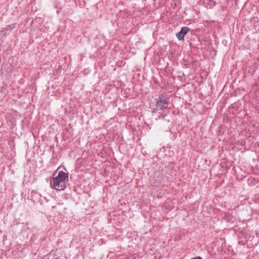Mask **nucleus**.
Here are the masks:
<instances>
[{
  "label": "nucleus",
  "mask_w": 259,
  "mask_h": 259,
  "mask_svg": "<svg viewBox=\"0 0 259 259\" xmlns=\"http://www.w3.org/2000/svg\"><path fill=\"white\" fill-rule=\"evenodd\" d=\"M68 178L67 174L62 171H59L58 176L54 178L53 182L51 183L52 188L59 191L64 190L65 188L64 183Z\"/></svg>",
  "instance_id": "f257e3e1"
},
{
  "label": "nucleus",
  "mask_w": 259,
  "mask_h": 259,
  "mask_svg": "<svg viewBox=\"0 0 259 259\" xmlns=\"http://www.w3.org/2000/svg\"><path fill=\"white\" fill-rule=\"evenodd\" d=\"M167 102L164 99H160L159 101L156 103V107L157 110H162L164 108H166Z\"/></svg>",
  "instance_id": "7ed1b4c3"
},
{
  "label": "nucleus",
  "mask_w": 259,
  "mask_h": 259,
  "mask_svg": "<svg viewBox=\"0 0 259 259\" xmlns=\"http://www.w3.org/2000/svg\"><path fill=\"white\" fill-rule=\"evenodd\" d=\"M189 28L187 27H183L181 30L177 33V36L178 38L180 40H183L184 37L185 35L189 31Z\"/></svg>",
  "instance_id": "f03ea898"
}]
</instances>
